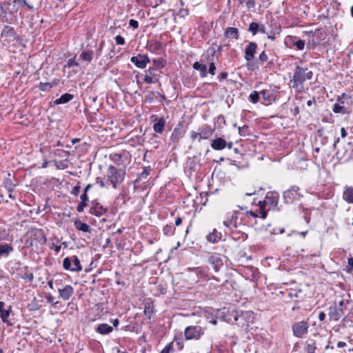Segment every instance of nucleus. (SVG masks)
Masks as SVG:
<instances>
[{"instance_id": "1", "label": "nucleus", "mask_w": 353, "mask_h": 353, "mask_svg": "<svg viewBox=\"0 0 353 353\" xmlns=\"http://www.w3.org/2000/svg\"><path fill=\"white\" fill-rule=\"evenodd\" d=\"M312 76L313 72L308 70L307 68H303L297 65L290 82L293 83L292 87L294 89L301 91L303 88V83L305 80L311 79Z\"/></svg>"}, {"instance_id": "2", "label": "nucleus", "mask_w": 353, "mask_h": 353, "mask_svg": "<svg viewBox=\"0 0 353 353\" xmlns=\"http://www.w3.org/2000/svg\"><path fill=\"white\" fill-rule=\"evenodd\" d=\"M279 199V194L276 192H268L266 194L265 200L259 201V205L260 208V216L261 218L265 219L267 216V212L265 211V205H268L272 208H276Z\"/></svg>"}, {"instance_id": "3", "label": "nucleus", "mask_w": 353, "mask_h": 353, "mask_svg": "<svg viewBox=\"0 0 353 353\" xmlns=\"http://www.w3.org/2000/svg\"><path fill=\"white\" fill-rule=\"evenodd\" d=\"M125 172L113 165H110L107 172V181L114 189H117L123 181Z\"/></svg>"}, {"instance_id": "4", "label": "nucleus", "mask_w": 353, "mask_h": 353, "mask_svg": "<svg viewBox=\"0 0 353 353\" xmlns=\"http://www.w3.org/2000/svg\"><path fill=\"white\" fill-rule=\"evenodd\" d=\"M205 332V329L200 325H190L184 331L186 340H199Z\"/></svg>"}, {"instance_id": "5", "label": "nucleus", "mask_w": 353, "mask_h": 353, "mask_svg": "<svg viewBox=\"0 0 353 353\" xmlns=\"http://www.w3.org/2000/svg\"><path fill=\"white\" fill-rule=\"evenodd\" d=\"M63 267L66 270L77 272L81 271L83 269L80 260L75 255L65 258L63 261Z\"/></svg>"}, {"instance_id": "6", "label": "nucleus", "mask_w": 353, "mask_h": 353, "mask_svg": "<svg viewBox=\"0 0 353 353\" xmlns=\"http://www.w3.org/2000/svg\"><path fill=\"white\" fill-rule=\"evenodd\" d=\"M300 188L297 185H292L288 190L283 192V197L284 202L287 204L292 203L299 200L301 196L299 192Z\"/></svg>"}, {"instance_id": "7", "label": "nucleus", "mask_w": 353, "mask_h": 353, "mask_svg": "<svg viewBox=\"0 0 353 353\" xmlns=\"http://www.w3.org/2000/svg\"><path fill=\"white\" fill-rule=\"evenodd\" d=\"M310 324L306 321L296 322L292 325V330L294 336L298 338H302L308 332Z\"/></svg>"}, {"instance_id": "8", "label": "nucleus", "mask_w": 353, "mask_h": 353, "mask_svg": "<svg viewBox=\"0 0 353 353\" xmlns=\"http://www.w3.org/2000/svg\"><path fill=\"white\" fill-rule=\"evenodd\" d=\"M217 46L215 44H212L206 52V60L210 63L208 72L214 75L216 73V66L214 65V61L216 59L215 57V53L216 52Z\"/></svg>"}, {"instance_id": "9", "label": "nucleus", "mask_w": 353, "mask_h": 353, "mask_svg": "<svg viewBox=\"0 0 353 353\" xmlns=\"http://www.w3.org/2000/svg\"><path fill=\"white\" fill-rule=\"evenodd\" d=\"M208 262L212 265L216 272H219L223 265V257L217 253L211 254L208 256Z\"/></svg>"}, {"instance_id": "10", "label": "nucleus", "mask_w": 353, "mask_h": 353, "mask_svg": "<svg viewBox=\"0 0 353 353\" xmlns=\"http://www.w3.org/2000/svg\"><path fill=\"white\" fill-rule=\"evenodd\" d=\"M130 61L139 68H145L150 59L147 54H139L137 56L131 57Z\"/></svg>"}, {"instance_id": "11", "label": "nucleus", "mask_w": 353, "mask_h": 353, "mask_svg": "<svg viewBox=\"0 0 353 353\" xmlns=\"http://www.w3.org/2000/svg\"><path fill=\"white\" fill-rule=\"evenodd\" d=\"M92 205L90 209V213L96 216L99 217L105 214L108 211L107 208H105L97 201H92Z\"/></svg>"}, {"instance_id": "12", "label": "nucleus", "mask_w": 353, "mask_h": 353, "mask_svg": "<svg viewBox=\"0 0 353 353\" xmlns=\"http://www.w3.org/2000/svg\"><path fill=\"white\" fill-rule=\"evenodd\" d=\"M257 48V44L255 42L250 41L245 48L244 58L248 61H251L254 59V54Z\"/></svg>"}, {"instance_id": "13", "label": "nucleus", "mask_w": 353, "mask_h": 353, "mask_svg": "<svg viewBox=\"0 0 353 353\" xmlns=\"http://www.w3.org/2000/svg\"><path fill=\"white\" fill-rule=\"evenodd\" d=\"M152 119L154 121L153 130L157 133H162L164 131L165 121L163 117L159 118L157 115H152Z\"/></svg>"}, {"instance_id": "14", "label": "nucleus", "mask_w": 353, "mask_h": 353, "mask_svg": "<svg viewBox=\"0 0 353 353\" xmlns=\"http://www.w3.org/2000/svg\"><path fill=\"white\" fill-rule=\"evenodd\" d=\"M328 315L330 320L338 321L344 315L343 310L338 309L336 304H334L329 307Z\"/></svg>"}, {"instance_id": "15", "label": "nucleus", "mask_w": 353, "mask_h": 353, "mask_svg": "<svg viewBox=\"0 0 353 353\" xmlns=\"http://www.w3.org/2000/svg\"><path fill=\"white\" fill-rule=\"evenodd\" d=\"M199 131L200 139H199L198 141L200 142L201 139H207L211 137L214 132V129L211 126L205 124L200 128Z\"/></svg>"}, {"instance_id": "16", "label": "nucleus", "mask_w": 353, "mask_h": 353, "mask_svg": "<svg viewBox=\"0 0 353 353\" xmlns=\"http://www.w3.org/2000/svg\"><path fill=\"white\" fill-rule=\"evenodd\" d=\"M58 292L61 298L68 301L74 294V288L71 285H67L63 289H59Z\"/></svg>"}, {"instance_id": "17", "label": "nucleus", "mask_w": 353, "mask_h": 353, "mask_svg": "<svg viewBox=\"0 0 353 353\" xmlns=\"http://www.w3.org/2000/svg\"><path fill=\"white\" fill-rule=\"evenodd\" d=\"M238 219L236 212H232L228 217V219L223 221V224L225 227L232 229L237 227Z\"/></svg>"}, {"instance_id": "18", "label": "nucleus", "mask_w": 353, "mask_h": 353, "mask_svg": "<svg viewBox=\"0 0 353 353\" xmlns=\"http://www.w3.org/2000/svg\"><path fill=\"white\" fill-rule=\"evenodd\" d=\"M211 148L214 150H221L226 148V141L222 137L213 139L210 143Z\"/></svg>"}, {"instance_id": "19", "label": "nucleus", "mask_w": 353, "mask_h": 353, "mask_svg": "<svg viewBox=\"0 0 353 353\" xmlns=\"http://www.w3.org/2000/svg\"><path fill=\"white\" fill-rule=\"evenodd\" d=\"M343 199L349 204H353V187L345 185L343 189Z\"/></svg>"}, {"instance_id": "20", "label": "nucleus", "mask_w": 353, "mask_h": 353, "mask_svg": "<svg viewBox=\"0 0 353 353\" xmlns=\"http://www.w3.org/2000/svg\"><path fill=\"white\" fill-rule=\"evenodd\" d=\"M13 250L14 248L11 244H0V259L7 258Z\"/></svg>"}, {"instance_id": "21", "label": "nucleus", "mask_w": 353, "mask_h": 353, "mask_svg": "<svg viewBox=\"0 0 353 353\" xmlns=\"http://www.w3.org/2000/svg\"><path fill=\"white\" fill-rule=\"evenodd\" d=\"M263 100V103H270L274 99V94L270 89L263 90L260 92Z\"/></svg>"}, {"instance_id": "22", "label": "nucleus", "mask_w": 353, "mask_h": 353, "mask_svg": "<svg viewBox=\"0 0 353 353\" xmlns=\"http://www.w3.org/2000/svg\"><path fill=\"white\" fill-rule=\"evenodd\" d=\"M95 330L101 334L105 335L112 332L113 327L107 323H101L97 325Z\"/></svg>"}, {"instance_id": "23", "label": "nucleus", "mask_w": 353, "mask_h": 353, "mask_svg": "<svg viewBox=\"0 0 353 353\" xmlns=\"http://www.w3.org/2000/svg\"><path fill=\"white\" fill-rule=\"evenodd\" d=\"M155 312L156 310H154L152 302H147L145 303L143 314L148 319H151L155 314Z\"/></svg>"}, {"instance_id": "24", "label": "nucleus", "mask_w": 353, "mask_h": 353, "mask_svg": "<svg viewBox=\"0 0 353 353\" xmlns=\"http://www.w3.org/2000/svg\"><path fill=\"white\" fill-rule=\"evenodd\" d=\"M221 234L216 229H214L212 232L207 235L206 239L210 243H216L221 239Z\"/></svg>"}, {"instance_id": "25", "label": "nucleus", "mask_w": 353, "mask_h": 353, "mask_svg": "<svg viewBox=\"0 0 353 353\" xmlns=\"http://www.w3.org/2000/svg\"><path fill=\"white\" fill-rule=\"evenodd\" d=\"M192 67L194 70L199 71L201 77L204 78L207 77V67L205 64L196 61L193 63Z\"/></svg>"}, {"instance_id": "26", "label": "nucleus", "mask_w": 353, "mask_h": 353, "mask_svg": "<svg viewBox=\"0 0 353 353\" xmlns=\"http://www.w3.org/2000/svg\"><path fill=\"white\" fill-rule=\"evenodd\" d=\"M224 36L226 38L237 39L239 38V30L236 28L229 27L225 30Z\"/></svg>"}, {"instance_id": "27", "label": "nucleus", "mask_w": 353, "mask_h": 353, "mask_svg": "<svg viewBox=\"0 0 353 353\" xmlns=\"http://www.w3.org/2000/svg\"><path fill=\"white\" fill-rule=\"evenodd\" d=\"M75 228L83 232H90L91 228L89 225L85 223H82L80 220H76L74 223Z\"/></svg>"}, {"instance_id": "28", "label": "nucleus", "mask_w": 353, "mask_h": 353, "mask_svg": "<svg viewBox=\"0 0 353 353\" xmlns=\"http://www.w3.org/2000/svg\"><path fill=\"white\" fill-rule=\"evenodd\" d=\"M74 98V96L69 93L62 94L59 99L54 101V104H63L70 101Z\"/></svg>"}, {"instance_id": "29", "label": "nucleus", "mask_w": 353, "mask_h": 353, "mask_svg": "<svg viewBox=\"0 0 353 353\" xmlns=\"http://www.w3.org/2000/svg\"><path fill=\"white\" fill-rule=\"evenodd\" d=\"M1 35L2 37H14L15 35V30L13 27L4 26Z\"/></svg>"}, {"instance_id": "30", "label": "nucleus", "mask_w": 353, "mask_h": 353, "mask_svg": "<svg viewBox=\"0 0 353 353\" xmlns=\"http://www.w3.org/2000/svg\"><path fill=\"white\" fill-rule=\"evenodd\" d=\"M183 137V132L182 128L181 127H176L171 136H170V141L172 142H176L179 140L180 138Z\"/></svg>"}, {"instance_id": "31", "label": "nucleus", "mask_w": 353, "mask_h": 353, "mask_svg": "<svg viewBox=\"0 0 353 353\" xmlns=\"http://www.w3.org/2000/svg\"><path fill=\"white\" fill-rule=\"evenodd\" d=\"M79 58L84 61L90 63L93 59V51L90 50H84L80 54Z\"/></svg>"}, {"instance_id": "32", "label": "nucleus", "mask_w": 353, "mask_h": 353, "mask_svg": "<svg viewBox=\"0 0 353 353\" xmlns=\"http://www.w3.org/2000/svg\"><path fill=\"white\" fill-rule=\"evenodd\" d=\"M290 39L292 41V46L296 47L298 50H303L305 47V41L301 39H296L294 37H290Z\"/></svg>"}, {"instance_id": "33", "label": "nucleus", "mask_w": 353, "mask_h": 353, "mask_svg": "<svg viewBox=\"0 0 353 353\" xmlns=\"http://www.w3.org/2000/svg\"><path fill=\"white\" fill-rule=\"evenodd\" d=\"M151 170L152 169L150 168V166L145 167L143 171L139 174L138 178L136 179L135 183H139L143 179L146 180L147 177L150 174Z\"/></svg>"}, {"instance_id": "34", "label": "nucleus", "mask_w": 353, "mask_h": 353, "mask_svg": "<svg viewBox=\"0 0 353 353\" xmlns=\"http://www.w3.org/2000/svg\"><path fill=\"white\" fill-rule=\"evenodd\" d=\"M0 21L3 23H10L8 17L7 11L4 9L3 6L0 3Z\"/></svg>"}, {"instance_id": "35", "label": "nucleus", "mask_w": 353, "mask_h": 353, "mask_svg": "<svg viewBox=\"0 0 353 353\" xmlns=\"http://www.w3.org/2000/svg\"><path fill=\"white\" fill-rule=\"evenodd\" d=\"M316 349L315 341L313 339L308 340L306 345L307 353H315Z\"/></svg>"}, {"instance_id": "36", "label": "nucleus", "mask_w": 353, "mask_h": 353, "mask_svg": "<svg viewBox=\"0 0 353 353\" xmlns=\"http://www.w3.org/2000/svg\"><path fill=\"white\" fill-rule=\"evenodd\" d=\"M260 94L261 93L257 91L252 92L249 95V101L252 103H257L260 99Z\"/></svg>"}, {"instance_id": "37", "label": "nucleus", "mask_w": 353, "mask_h": 353, "mask_svg": "<svg viewBox=\"0 0 353 353\" xmlns=\"http://www.w3.org/2000/svg\"><path fill=\"white\" fill-rule=\"evenodd\" d=\"M3 186L8 190V192H12L14 190L15 185L12 183L10 179H6L3 181Z\"/></svg>"}, {"instance_id": "38", "label": "nucleus", "mask_w": 353, "mask_h": 353, "mask_svg": "<svg viewBox=\"0 0 353 353\" xmlns=\"http://www.w3.org/2000/svg\"><path fill=\"white\" fill-rule=\"evenodd\" d=\"M154 68L156 69H161L165 66V61L162 58L154 59L152 60Z\"/></svg>"}, {"instance_id": "39", "label": "nucleus", "mask_w": 353, "mask_h": 353, "mask_svg": "<svg viewBox=\"0 0 353 353\" xmlns=\"http://www.w3.org/2000/svg\"><path fill=\"white\" fill-rule=\"evenodd\" d=\"M332 110L334 113L345 114L346 112L344 105L340 103H335L333 106Z\"/></svg>"}, {"instance_id": "40", "label": "nucleus", "mask_w": 353, "mask_h": 353, "mask_svg": "<svg viewBox=\"0 0 353 353\" xmlns=\"http://www.w3.org/2000/svg\"><path fill=\"white\" fill-rule=\"evenodd\" d=\"M259 30V26L256 22H252L249 26L248 30L252 32L253 35H256Z\"/></svg>"}, {"instance_id": "41", "label": "nucleus", "mask_w": 353, "mask_h": 353, "mask_svg": "<svg viewBox=\"0 0 353 353\" xmlns=\"http://www.w3.org/2000/svg\"><path fill=\"white\" fill-rule=\"evenodd\" d=\"M10 314V310H3L1 313H0V317L2 320V321L3 323H7L8 322V319L9 317Z\"/></svg>"}, {"instance_id": "42", "label": "nucleus", "mask_w": 353, "mask_h": 353, "mask_svg": "<svg viewBox=\"0 0 353 353\" xmlns=\"http://www.w3.org/2000/svg\"><path fill=\"white\" fill-rule=\"evenodd\" d=\"M175 228L170 225L164 226L163 231L165 235H172L174 234Z\"/></svg>"}, {"instance_id": "43", "label": "nucleus", "mask_w": 353, "mask_h": 353, "mask_svg": "<svg viewBox=\"0 0 353 353\" xmlns=\"http://www.w3.org/2000/svg\"><path fill=\"white\" fill-rule=\"evenodd\" d=\"M239 133L241 136H246L249 134V128L248 125H243L242 127H239Z\"/></svg>"}, {"instance_id": "44", "label": "nucleus", "mask_w": 353, "mask_h": 353, "mask_svg": "<svg viewBox=\"0 0 353 353\" xmlns=\"http://www.w3.org/2000/svg\"><path fill=\"white\" fill-rule=\"evenodd\" d=\"M144 81L148 83H154L158 81V79L155 77L150 76L148 74H145Z\"/></svg>"}, {"instance_id": "45", "label": "nucleus", "mask_w": 353, "mask_h": 353, "mask_svg": "<svg viewBox=\"0 0 353 353\" xmlns=\"http://www.w3.org/2000/svg\"><path fill=\"white\" fill-rule=\"evenodd\" d=\"M52 87V85L50 83H43L41 82L39 85V88L40 90L46 91L50 90Z\"/></svg>"}, {"instance_id": "46", "label": "nucleus", "mask_w": 353, "mask_h": 353, "mask_svg": "<svg viewBox=\"0 0 353 353\" xmlns=\"http://www.w3.org/2000/svg\"><path fill=\"white\" fill-rule=\"evenodd\" d=\"M78 65H79V63L76 61V56H74V57L70 59L68 61L67 65L65 66H67L68 68H72V67L78 66Z\"/></svg>"}, {"instance_id": "47", "label": "nucleus", "mask_w": 353, "mask_h": 353, "mask_svg": "<svg viewBox=\"0 0 353 353\" xmlns=\"http://www.w3.org/2000/svg\"><path fill=\"white\" fill-rule=\"evenodd\" d=\"M80 189H81L80 182H78L77 185H76L75 186H74L72 188V189L71 190V194L74 196H77L79 194Z\"/></svg>"}, {"instance_id": "48", "label": "nucleus", "mask_w": 353, "mask_h": 353, "mask_svg": "<svg viewBox=\"0 0 353 353\" xmlns=\"http://www.w3.org/2000/svg\"><path fill=\"white\" fill-rule=\"evenodd\" d=\"M87 202L82 201L79 202L77 206V210L79 212H81L83 211L84 208L87 206Z\"/></svg>"}, {"instance_id": "49", "label": "nucleus", "mask_w": 353, "mask_h": 353, "mask_svg": "<svg viewBox=\"0 0 353 353\" xmlns=\"http://www.w3.org/2000/svg\"><path fill=\"white\" fill-rule=\"evenodd\" d=\"M172 348V343H170L162 350L160 353H170Z\"/></svg>"}, {"instance_id": "50", "label": "nucleus", "mask_w": 353, "mask_h": 353, "mask_svg": "<svg viewBox=\"0 0 353 353\" xmlns=\"http://www.w3.org/2000/svg\"><path fill=\"white\" fill-rule=\"evenodd\" d=\"M115 41L117 45H124L125 43L124 38L121 35H117L115 37Z\"/></svg>"}, {"instance_id": "51", "label": "nucleus", "mask_w": 353, "mask_h": 353, "mask_svg": "<svg viewBox=\"0 0 353 353\" xmlns=\"http://www.w3.org/2000/svg\"><path fill=\"white\" fill-rule=\"evenodd\" d=\"M157 69L156 68H149L146 71H145V73L149 74L150 76H153V77H156L157 75Z\"/></svg>"}, {"instance_id": "52", "label": "nucleus", "mask_w": 353, "mask_h": 353, "mask_svg": "<svg viewBox=\"0 0 353 353\" xmlns=\"http://www.w3.org/2000/svg\"><path fill=\"white\" fill-rule=\"evenodd\" d=\"M259 59L261 61V62H265L268 61V55L266 54L265 52V51H263L259 57Z\"/></svg>"}, {"instance_id": "53", "label": "nucleus", "mask_w": 353, "mask_h": 353, "mask_svg": "<svg viewBox=\"0 0 353 353\" xmlns=\"http://www.w3.org/2000/svg\"><path fill=\"white\" fill-rule=\"evenodd\" d=\"M23 278L27 279L29 282H32L34 279V275L32 272H26Z\"/></svg>"}, {"instance_id": "54", "label": "nucleus", "mask_w": 353, "mask_h": 353, "mask_svg": "<svg viewBox=\"0 0 353 353\" xmlns=\"http://www.w3.org/2000/svg\"><path fill=\"white\" fill-rule=\"evenodd\" d=\"M129 25L134 29H137L139 27V22L134 19H130L129 21Z\"/></svg>"}, {"instance_id": "55", "label": "nucleus", "mask_w": 353, "mask_h": 353, "mask_svg": "<svg viewBox=\"0 0 353 353\" xmlns=\"http://www.w3.org/2000/svg\"><path fill=\"white\" fill-rule=\"evenodd\" d=\"M8 234H6V230L0 231V241H6L8 240Z\"/></svg>"}, {"instance_id": "56", "label": "nucleus", "mask_w": 353, "mask_h": 353, "mask_svg": "<svg viewBox=\"0 0 353 353\" xmlns=\"http://www.w3.org/2000/svg\"><path fill=\"white\" fill-rule=\"evenodd\" d=\"M190 138H191V139L192 141L196 140L197 138L200 139L199 132H194V131H192L190 132Z\"/></svg>"}, {"instance_id": "57", "label": "nucleus", "mask_w": 353, "mask_h": 353, "mask_svg": "<svg viewBox=\"0 0 353 353\" xmlns=\"http://www.w3.org/2000/svg\"><path fill=\"white\" fill-rule=\"evenodd\" d=\"M14 1L18 3L21 6H28L30 8H32L27 3L26 0H14Z\"/></svg>"}, {"instance_id": "58", "label": "nucleus", "mask_w": 353, "mask_h": 353, "mask_svg": "<svg viewBox=\"0 0 353 353\" xmlns=\"http://www.w3.org/2000/svg\"><path fill=\"white\" fill-rule=\"evenodd\" d=\"M80 199L82 201H85V202H87L89 200V198H88V194H86L85 192H83L81 196H80Z\"/></svg>"}, {"instance_id": "59", "label": "nucleus", "mask_w": 353, "mask_h": 353, "mask_svg": "<svg viewBox=\"0 0 353 353\" xmlns=\"http://www.w3.org/2000/svg\"><path fill=\"white\" fill-rule=\"evenodd\" d=\"M180 14L183 17L188 16L189 14V10L187 8H182L180 10Z\"/></svg>"}, {"instance_id": "60", "label": "nucleus", "mask_w": 353, "mask_h": 353, "mask_svg": "<svg viewBox=\"0 0 353 353\" xmlns=\"http://www.w3.org/2000/svg\"><path fill=\"white\" fill-rule=\"evenodd\" d=\"M228 77V73L226 72H223L219 75L218 78H219L220 81L226 79Z\"/></svg>"}, {"instance_id": "61", "label": "nucleus", "mask_w": 353, "mask_h": 353, "mask_svg": "<svg viewBox=\"0 0 353 353\" xmlns=\"http://www.w3.org/2000/svg\"><path fill=\"white\" fill-rule=\"evenodd\" d=\"M325 319V314L324 312H320L319 314V319L321 321H324Z\"/></svg>"}, {"instance_id": "62", "label": "nucleus", "mask_w": 353, "mask_h": 353, "mask_svg": "<svg viewBox=\"0 0 353 353\" xmlns=\"http://www.w3.org/2000/svg\"><path fill=\"white\" fill-rule=\"evenodd\" d=\"M47 302L49 303H54V297L50 295L46 297Z\"/></svg>"}, {"instance_id": "63", "label": "nucleus", "mask_w": 353, "mask_h": 353, "mask_svg": "<svg viewBox=\"0 0 353 353\" xmlns=\"http://www.w3.org/2000/svg\"><path fill=\"white\" fill-rule=\"evenodd\" d=\"M345 346H346V343L343 341H339L336 345V347L339 348H342L344 347Z\"/></svg>"}, {"instance_id": "64", "label": "nucleus", "mask_w": 353, "mask_h": 353, "mask_svg": "<svg viewBox=\"0 0 353 353\" xmlns=\"http://www.w3.org/2000/svg\"><path fill=\"white\" fill-rule=\"evenodd\" d=\"M348 267H350L352 270H353V258L348 259Z\"/></svg>"}]
</instances>
